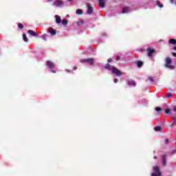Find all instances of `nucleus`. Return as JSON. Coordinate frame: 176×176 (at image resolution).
Returning a JSON list of instances; mask_svg holds the SVG:
<instances>
[{
  "mask_svg": "<svg viewBox=\"0 0 176 176\" xmlns=\"http://www.w3.org/2000/svg\"><path fill=\"white\" fill-rule=\"evenodd\" d=\"M42 39H43V41H47V35L46 34L43 35Z\"/></svg>",
  "mask_w": 176,
  "mask_h": 176,
  "instance_id": "obj_23",
  "label": "nucleus"
},
{
  "mask_svg": "<svg viewBox=\"0 0 176 176\" xmlns=\"http://www.w3.org/2000/svg\"><path fill=\"white\" fill-rule=\"evenodd\" d=\"M67 17H69V15H67Z\"/></svg>",
  "mask_w": 176,
  "mask_h": 176,
  "instance_id": "obj_45",
  "label": "nucleus"
},
{
  "mask_svg": "<svg viewBox=\"0 0 176 176\" xmlns=\"http://www.w3.org/2000/svg\"><path fill=\"white\" fill-rule=\"evenodd\" d=\"M47 34H50L51 36H54L57 32L53 28H50L48 29Z\"/></svg>",
  "mask_w": 176,
  "mask_h": 176,
  "instance_id": "obj_9",
  "label": "nucleus"
},
{
  "mask_svg": "<svg viewBox=\"0 0 176 176\" xmlns=\"http://www.w3.org/2000/svg\"><path fill=\"white\" fill-rule=\"evenodd\" d=\"M158 42H163V39H160Z\"/></svg>",
  "mask_w": 176,
  "mask_h": 176,
  "instance_id": "obj_41",
  "label": "nucleus"
},
{
  "mask_svg": "<svg viewBox=\"0 0 176 176\" xmlns=\"http://www.w3.org/2000/svg\"><path fill=\"white\" fill-rule=\"evenodd\" d=\"M68 2H72L74 0H67Z\"/></svg>",
  "mask_w": 176,
  "mask_h": 176,
  "instance_id": "obj_38",
  "label": "nucleus"
},
{
  "mask_svg": "<svg viewBox=\"0 0 176 176\" xmlns=\"http://www.w3.org/2000/svg\"><path fill=\"white\" fill-rule=\"evenodd\" d=\"M153 173L151 176H162V172H160V168L158 166H155L153 168Z\"/></svg>",
  "mask_w": 176,
  "mask_h": 176,
  "instance_id": "obj_3",
  "label": "nucleus"
},
{
  "mask_svg": "<svg viewBox=\"0 0 176 176\" xmlns=\"http://www.w3.org/2000/svg\"><path fill=\"white\" fill-rule=\"evenodd\" d=\"M98 6L102 9H103V8H105V2L104 1V0H98Z\"/></svg>",
  "mask_w": 176,
  "mask_h": 176,
  "instance_id": "obj_11",
  "label": "nucleus"
},
{
  "mask_svg": "<svg viewBox=\"0 0 176 176\" xmlns=\"http://www.w3.org/2000/svg\"><path fill=\"white\" fill-rule=\"evenodd\" d=\"M173 56L174 57H176V52H173Z\"/></svg>",
  "mask_w": 176,
  "mask_h": 176,
  "instance_id": "obj_35",
  "label": "nucleus"
},
{
  "mask_svg": "<svg viewBox=\"0 0 176 176\" xmlns=\"http://www.w3.org/2000/svg\"><path fill=\"white\" fill-rule=\"evenodd\" d=\"M24 27V25H23V24L21 23H19L18 25V28L20 29V30H23V28Z\"/></svg>",
  "mask_w": 176,
  "mask_h": 176,
  "instance_id": "obj_24",
  "label": "nucleus"
},
{
  "mask_svg": "<svg viewBox=\"0 0 176 176\" xmlns=\"http://www.w3.org/2000/svg\"><path fill=\"white\" fill-rule=\"evenodd\" d=\"M155 111H157V112H160V111H162V108H160V107H156V108H155Z\"/></svg>",
  "mask_w": 176,
  "mask_h": 176,
  "instance_id": "obj_26",
  "label": "nucleus"
},
{
  "mask_svg": "<svg viewBox=\"0 0 176 176\" xmlns=\"http://www.w3.org/2000/svg\"><path fill=\"white\" fill-rule=\"evenodd\" d=\"M55 19L56 24H60V23H61V17H60V16L55 15Z\"/></svg>",
  "mask_w": 176,
  "mask_h": 176,
  "instance_id": "obj_15",
  "label": "nucleus"
},
{
  "mask_svg": "<svg viewBox=\"0 0 176 176\" xmlns=\"http://www.w3.org/2000/svg\"><path fill=\"white\" fill-rule=\"evenodd\" d=\"M168 142H168V139H166V140H165V144H168Z\"/></svg>",
  "mask_w": 176,
  "mask_h": 176,
  "instance_id": "obj_33",
  "label": "nucleus"
},
{
  "mask_svg": "<svg viewBox=\"0 0 176 176\" xmlns=\"http://www.w3.org/2000/svg\"><path fill=\"white\" fill-rule=\"evenodd\" d=\"M168 43L170 45H176V40L174 38H170L168 40Z\"/></svg>",
  "mask_w": 176,
  "mask_h": 176,
  "instance_id": "obj_16",
  "label": "nucleus"
},
{
  "mask_svg": "<svg viewBox=\"0 0 176 176\" xmlns=\"http://www.w3.org/2000/svg\"><path fill=\"white\" fill-rule=\"evenodd\" d=\"M28 34H29V35H31V36H38V34L36 32H34L33 30H28Z\"/></svg>",
  "mask_w": 176,
  "mask_h": 176,
  "instance_id": "obj_14",
  "label": "nucleus"
},
{
  "mask_svg": "<svg viewBox=\"0 0 176 176\" xmlns=\"http://www.w3.org/2000/svg\"><path fill=\"white\" fill-rule=\"evenodd\" d=\"M87 11L86 14H92L93 12H94V10H93V6H91V4L90 3H87Z\"/></svg>",
  "mask_w": 176,
  "mask_h": 176,
  "instance_id": "obj_6",
  "label": "nucleus"
},
{
  "mask_svg": "<svg viewBox=\"0 0 176 176\" xmlns=\"http://www.w3.org/2000/svg\"><path fill=\"white\" fill-rule=\"evenodd\" d=\"M23 39L24 42H28V38H27V35H25V34H23Z\"/></svg>",
  "mask_w": 176,
  "mask_h": 176,
  "instance_id": "obj_20",
  "label": "nucleus"
},
{
  "mask_svg": "<svg viewBox=\"0 0 176 176\" xmlns=\"http://www.w3.org/2000/svg\"><path fill=\"white\" fill-rule=\"evenodd\" d=\"M76 14L79 15V14H83V10H82L81 9H78L76 11Z\"/></svg>",
  "mask_w": 176,
  "mask_h": 176,
  "instance_id": "obj_17",
  "label": "nucleus"
},
{
  "mask_svg": "<svg viewBox=\"0 0 176 176\" xmlns=\"http://www.w3.org/2000/svg\"><path fill=\"white\" fill-rule=\"evenodd\" d=\"M116 61H119V60H120V56H118L116 58Z\"/></svg>",
  "mask_w": 176,
  "mask_h": 176,
  "instance_id": "obj_28",
  "label": "nucleus"
},
{
  "mask_svg": "<svg viewBox=\"0 0 176 176\" xmlns=\"http://www.w3.org/2000/svg\"><path fill=\"white\" fill-rule=\"evenodd\" d=\"M104 69H107V71H111L114 75H116V76H122L123 75V72H122L120 70H118V68L111 66L109 63H107L104 65Z\"/></svg>",
  "mask_w": 176,
  "mask_h": 176,
  "instance_id": "obj_1",
  "label": "nucleus"
},
{
  "mask_svg": "<svg viewBox=\"0 0 176 176\" xmlns=\"http://www.w3.org/2000/svg\"><path fill=\"white\" fill-rule=\"evenodd\" d=\"M53 0H47V2H52Z\"/></svg>",
  "mask_w": 176,
  "mask_h": 176,
  "instance_id": "obj_39",
  "label": "nucleus"
},
{
  "mask_svg": "<svg viewBox=\"0 0 176 176\" xmlns=\"http://www.w3.org/2000/svg\"><path fill=\"white\" fill-rule=\"evenodd\" d=\"M145 50L144 49H140V52H144Z\"/></svg>",
  "mask_w": 176,
  "mask_h": 176,
  "instance_id": "obj_37",
  "label": "nucleus"
},
{
  "mask_svg": "<svg viewBox=\"0 0 176 176\" xmlns=\"http://www.w3.org/2000/svg\"><path fill=\"white\" fill-rule=\"evenodd\" d=\"M148 80H150V82H153V77H149Z\"/></svg>",
  "mask_w": 176,
  "mask_h": 176,
  "instance_id": "obj_27",
  "label": "nucleus"
},
{
  "mask_svg": "<svg viewBox=\"0 0 176 176\" xmlns=\"http://www.w3.org/2000/svg\"><path fill=\"white\" fill-rule=\"evenodd\" d=\"M173 49H174V50H176V47H174V48H173Z\"/></svg>",
  "mask_w": 176,
  "mask_h": 176,
  "instance_id": "obj_43",
  "label": "nucleus"
},
{
  "mask_svg": "<svg viewBox=\"0 0 176 176\" xmlns=\"http://www.w3.org/2000/svg\"><path fill=\"white\" fill-rule=\"evenodd\" d=\"M46 66L49 69H50V72H52V74H56V70L54 69V63L50 60H47L46 62Z\"/></svg>",
  "mask_w": 176,
  "mask_h": 176,
  "instance_id": "obj_4",
  "label": "nucleus"
},
{
  "mask_svg": "<svg viewBox=\"0 0 176 176\" xmlns=\"http://www.w3.org/2000/svg\"><path fill=\"white\" fill-rule=\"evenodd\" d=\"M170 97H173V94L171 93H168L166 98H170Z\"/></svg>",
  "mask_w": 176,
  "mask_h": 176,
  "instance_id": "obj_25",
  "label": "nucleus"
},
{
  "mask_svg": "<svg viewBox=\"0 0 176 176\" xmlns=\"http://www.w3.org/2000/svg\"><path fill=\"white\" fill-rule=\"evenodd\" d=\"M76 69H78V67L75 66V67H74V71H76Z\"/></svg>",
  "mask_w": 176,
  "mask_h": 176,
  "instance_id": "obj_34",
  "label": "nucleus"
},
{
  "mask_svg": "<svg viewBox=\"0 0 176 176\" xmlns=\"http://www.w3.org/2000/svg\"><path fill=\"white\" fill-rule=\"evenodd\" d=\"M155 131H160L162 130V127L160 126H157L154 128Z\"/></svg>",
  "mask_w": 176,
  "mask_h": 176,
  "instance_id": "obj_21",
  "label": "nucleus"
},
{
  "mask_svg": "<svg viewBox=\"0 0 176 176\" xmlns=\"http://www.w3.org/2000/svg\"><path fill=\"white\" fill-rule=\"evenodd\" d=\"M146 52L148 53V56L152 57V56H153V54L155 53V50H152L150 47H148L146 49Z\"/></svg>",
  "mask_w": 176,
  "mask_h": 176,
  "instance_id": "obj_10",
  "label": "nucleus"
},
{
  "mask_svg": "<svg viewBox=\"0 0 176 176\" xmlns=\"http://www.w3.org/2000/svg\"><path fill=\"white\" fill-rule=\"evenodd\" d=\"M118 81L119 80L118 78L114 79V83H118Z\"/></svg>",
  "mask_w": 176,
  "mask_h": 176,
  "instance_id": "obj_29",
  "label": "nucleus"
},
{
  "mask_svg": "<svg viewBox=\"0 0 176 176\" xmlns=\"http://www.w3.org/2000/svg\"><path fill=\"white\" fill-rule=\"evenodd\" d=\"M165 113H170V109H166V111H165Z\"/></svg>",
  "mask_w": 176,
  "mask_h": 176,
  "instance_id": "obj_31",
  "label": "nucleus"
},
{
  "mask_svg": "<svg viewBox=\"0 0 176 176\" xmlns=\"http://www.w3.org/2000/svg\"><path fill=\"white\" fill-rule=\"evenodd\" d=\"M130 12H131V10H130V8L129 7H125L122 8V13H123L124 14L126 13H130Z\"/></svg>",
  "mask_w": 176,
  "mask_h": 176,
  "instance_id": "obj_13",
  "label": "nucleus"
},
{
  "mask_svg": "<svg viewBox=\"0 0 176 176\" xmlns=\"http://www.w3.org/2000/svg\"><path fill=\"white\" fill-rule=\"evenodd\" d=\"M63 5L64 2L61 0H55L52 3V6L55 8H61Z\"/></svg>",
  "mask_w": 176,
  "mask_h": 176,
  "instance_id": "obj_5",
  "label": "nucleus"
},
{
  "mask_svg": "<svg viewBox=\"0 0 176 176\" xmlns=\"http://www.w3.org/2000/svg\"><path fill=\"white\" fill-rule=\"evenodd\" d=\"M127 83L129 86H132L133 87H135V86H137V84L133 80H129Z\"/></svg>",
  "mask_w": 176,
  "mask_h": 176,
  "instance_id": "obj_12",
  "label": "nucleus"
},
{
  "mask_svg": "<svg viewBox=\"0 0 176 176\" xmlns=\"http://www.w3.org/2000/svg\"><path fill=\"white\" fill-rule=\"evenodd\" d=\"M65 71L66 72H71V70H69V69H65Z\"/></svg>",
  "mask_w": 176,
  "mask_h": 176,
  "instance_id": "obj_32",
  "label": "nucleus"
},
{
  "mask_svg": "<svg viewBox=\"0 0 176 176\" xmlns=\"http://www.w3.org/2000/svg\"><path fill=\"white\" fill-rule=\"evenodd\" d=\"M136 64L138 68H140V67H142V65H144V63L142 61H138Z\"/></svg>",
  "mask_w": 176,
  "mask_h": 176,
  "instance_id": "obj_18",
  "label": "nucleus"
},
{
  "mask_svg": "<svg viewBox=\"0 0 176 176\" xmlns=\"http://www.w3.org/2000/svg\"><path fill=\"white\" fill-rule=\"evenodd\" d=\"M155 3H156V6H158V8H163V5L160 4V1H156Z\"/></svg>",
  "mask_w": 176,
  "mask_h": 176,
  "instance_id": "obj_19",
  "label": "nucleus"
},
{
  "mask_svg": "<svg viewBox=\"0 0 176 176\" xmlns=\"http://www.w3.org/2000/svg\"><path fill=\"white\" fill-rule=\"evenodd\" d=\"M107 63H112V58H109L107 60Z\"/></svg>",
  "mask_w": 176,
  "mask_h": 176,
  "instance_id": "obj_30",
  "label": "nucleus"
},
{
  "mask_svg": "<svg viewBox=\"0 0 176 176\" xmlns=\"http://www.w3.org/2000/svg\"><path fill=\"white\" fill-rule=\"evenodd\" d=\"M80 62L82 63L83 64H89V65H94V58H93L80 59Z\"/></svg>",
  "mask_w": 176,
  "mask_h": 176,
  "instance_id": "obj_2",
  "label": "nucleus"
},
{
  "mask_svg": "<svg viewBox=\"0 0 176 176\" xmlns=\"http://www.w3.org/2000/svg\"><path fill=\"white\" fill-rule=\"evenodd\" d=\"M62 24L63 25H67V24H68V21H67L66 19H63L62 21Z\"/></svg>",
  "mask_w": 176,
  "mask_h": 176,
  "instance_id": "obj_22",
  "label": "nucleus"
},
{
  "mask_svg": "<svg viewBox=\"0 0 176 176\" xmlns=\"http://www.w3.org/2000/svg\"><path fill=\"white\" fill-rule=\"evenodd\" d=\"M173 120H174V123H175V119H174Z\"/></svg>",
  "mask_w": 176,
  "mask_h": 176,
  "instance_id": "obj_44",
  "label": "nucleus"
},
{
  "mask_svg": "<svg viewBox=\"0 0 176 176\" xmlns=\"http://www.w3.org/2000/svg\"><path fill=\"white\" fill-rule=\"evenodd\" d=\"M173 111L176 112V106L173 108Z\"/></svg>",
  "mask_w": 176,
  "mask_h": 176,
  "instance_id": "obj_36",
  "label": "nucleus"
},
{
  "mask_svg": "<svg viewBox=\"0 0 176 176\" xmlns=\"http://www.w3.org/2000/svg\"><path fill=\"white\" fill-rule=\"evenodd\" d=\"M153 158H154L155 160H156V159H157V157L154 156Z\"/></svg>",
  "mask_w": 176,
  "mask_h": 176,
  "instance_id": "obj_42",
  "label": "nucleus"
},
{
  "mask_svg": "<svg viewBox=\"0 0 176 176\" xmlns=\"http://www.w3.org/2000/svg\"><path fill=\"white\" fill-rule=\"evenodd\" d=\"M165 67L169 68L170 69H174V66L171 65V59L170 58H166Z\"/></svg>",
  "mask_w": 176,
  "mask_h": 176,
  "instance_id": "obj_7",
  "label": "nucleus"
},
{
  "mask_svg": "<svg viewBox=\"0 0 176 176\" xmlns=\"http://www.w3.org/2000/svg\"><path fill=\"white\" fill-rule=\"evenodd\" d=\"M162 164L164 167H166V166H167V155H162Z\"/></svg>",
  "mask_w": 176,
  "mask_h": 176,
  "instance_id": "obj_8",
  "label": "nucleus"
},
{
  "mask_svg": "<svg viewBox=\"0 0 176 176\" xmlns=\"http://www.w3.org/2000/svg\"><path fill=\"white\" fill-rule=\"evenodd\" d=\"M170 2H171L172 3H174V0H170Z\"/></svg>",
  "mask_w": 176,
  "mask_h": 176,
  "instance_id": "obj_40",
  "label": "nucleus"
}]
</instances>
